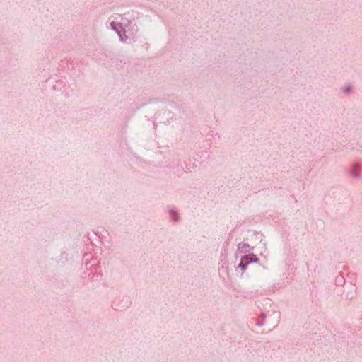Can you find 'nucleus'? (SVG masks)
Segmentation results:
<instances>
[{"instance_id": "f257e3e1", "label": "nucleus", "mask_w": 362, "mask_h": 362, "mask_svg": "<svg viewBox=\"0 0 362 362\" xmlns=\"http://www.w3.org/2000/svg\"><path fill=\"white\" fill-rule=\"evenodd\" d=\"M247 259V257H245V258H243L242 260H241V262L240 264H239L240 267H241L243 269H244V264H243V262L245 260Z\"/></svg>"}]
</instances>
